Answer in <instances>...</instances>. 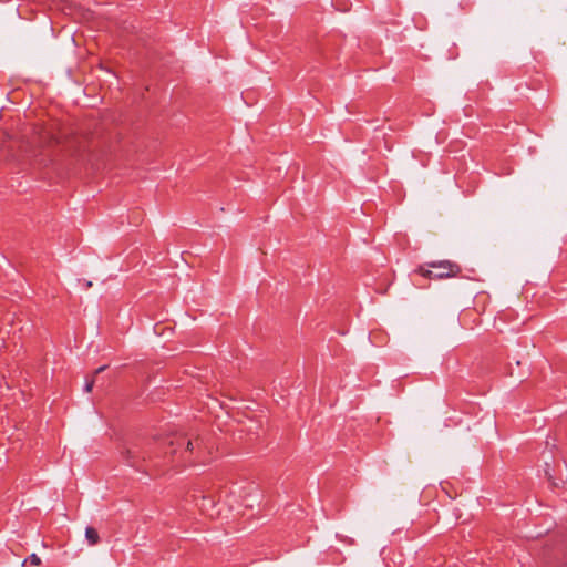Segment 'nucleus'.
Masks as SVG:
<instances>
[{
    "label": "nucleus",
    "mask_w": 567,
    "mask_h": 567,
    "mask_svg": "<svg viewBox=\"0 0 567 567\" xmlns=\"http://www.w3.org/2000/svg\"><path fill=\"white\" fill-rule=\"evenodd\" d=\"M153 445L152 442L130 443L121 451V455L127 465L148 473L153 468H161L168 464L178 467L205 463L210 453L202 437L192 440L184 434L166 440L156 451Z\"/></svg>",
    "instance_id": "f257e3e1"
},
{
    "label": "nucleus",
    "mask_w": 567,
    "mask_h": 567,
    "mask_svg": "<svg viewBox=\"0 0 567 567\" xmlns=\"http://www.w3.org/2000/svg\"><path fill=\"white\" fill-rule=\"evenodd\" d=\"M461 271V266L450 260L429 261L415 269L420 276L435 280L457 277Z\"/></svg>",
    "instance_id": "f03ea898"
},
{
    "label": "nucleus",
    "mask_w": 567,
    "mask_h": 567,
    "mask_svg": "<svg viewBox=\"0 0 567 567\" xmlns=\"http://www.w3.org/2000/svg\"><path fill=\"white\" fill-rule=\"evenodd\" d=\"M85 539L90 546L97 545L100 543L99 532L94 527L87 526L85 528Z\"/></svg>",
    "instance_id": "7ed1b4c3"
},
{
    "label": "nucleus",
    "mask_w": 567,
    "mask_h": 567,
    "mask_svg": "<svg viewBox=\"0 0 567 567\" xmlns=\"http://www.w3.org/2000/svg\"><path fill=\"white\" fill-rule=\"evenodd\" d=\"M27 564L31 566H39L41 564V559L37 554H31L23 560L22 566H25Z\"/></svg>",
    "instance_id": "20e7f679"
},
{
    "label": "nucleus",
    "mask_w": 567,
    "mask_h": 567,
    "mask_svg": "<svg viewBox=\"0 0 567 567\" xmlns=\"http://www.w3.org/2000/svg\"><path fill=\"white\" fill-rule=\"evenodd\" d=\"M93 385H94V379H86L85 381V385H84V391L85 392H91L92 389H93Z\"/></svg>",
    "instance_id": "39448f33"
},
{
    "label": "nucleus",
    "mask_w": 567,
    "mask_h": 567,
    "mask_svg": "<svg viewBox=\"0 0 567 567\" xmlns=\"http://www.w3.org/2000/svg\"><path fill=\"white\" fill-rule=\"evenodd\" d=\"M106 368H107L106 365H102V367L97 368V369L94 371V375H96V374H99V373L103 372Z\"/></svg>",
    "instance_id": "423d86ee"
},
{
    "label": "nucleus",
    "mask_w": 567,
    "mask_h": 567,
    "mask_svg": "<svg viewBox=\"0 0 567 567\" xmlns=\"http://www.w3.org/2000/svg\"><path fill=\"white\" fill-rule=\"evenodd\" d=\"M83 282H84V287H85V289L91 288V287H92V285H93V284H92V281H90V280H83Z\"/></svg>",
    "instance_id": "0eeeda50"
}]
</instances>
